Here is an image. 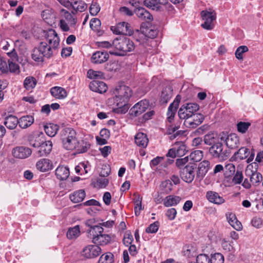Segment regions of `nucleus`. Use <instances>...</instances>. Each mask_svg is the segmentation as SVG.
Wrapping results in <instances>:
<instances>
[{
    "label": "nucleus",
    "instance_id": "a211bd4d",
    "mask_svg": "<svg viewBox=\"0 0 263 263\" xmlns=\"http://www.w3.org/2000/svg\"><path fill=\"white\" fill-rule=\"evenodd\" d=\"M108 58L109 55L107 52L98 51L92 54L91 60L94 64H101L106 62Z\"/></svg>",
    "mask_w": 263,
    "mask_h": 263
},
{
    "label": "nucleus",
    "instance_id": "7ed1b4c3",
    "mask_svg": "<svg viewBox=\"0 0 263 263\" xmlns=\"http://www.w3.org/2000/svg\"><path fill=\"white\" fill-rule=\"evenodd\" d=\"M112 45L116 49L123 52V53L133 51L135 48L133 41L127 37L115 39L112 42Z\"/></svg>",
    "mask_w": 263,
    "mask_h": 263
},
{
    "label": "nucleus",
    "instance_id": "a19ab883",
    "mask_svg": "<svg viewBox=\"0 0 263 263\" xmlns=\"http://www.w3.org/2000/svg\"><path fill=\"white\" fill-rule=\"evenodd\" d=\"M61 13L63 14V17L71 25H74L77 23V20L69 11L63 9L61 10Z\"/></svg>",
    "mask_w": 263,
    "mask_h": 263
},
{
    "label": "nucleus",
    "instance_id": "aec40b11",
    "mask_svg": "<svg viewBox=\"0 0 263 263\" xmlns=\"http://www.w3.org/2000/svg\"><path fill=\"white\" fill-rule=\"evenodd\" d=\"M173 96V89L171 86H167L163 88L160 96V102L162 104H166L171 99Z\"/></svg>",
    "mask_w": 263,
    "mask_h": 263
},
{
    "label": "nucleus",
    "instance_id": "58836bf2",
    "mask_svg": "<svg viewBox=\"0 0 263 263\" xmlns=\"http://www.w3.org/2000/svg\"><path fill=\"white\" fill-rule=\"evenodd\" d=\"M173 184L170 180H166L162 182L160 187L164 194H168L173 190Z\"/></svg>",
    "mask_w": 263,
    "mask_h": 263
},
{
    "label": "nucleus",
    "instance_id": "bf43d9fd",
    "mask_svg": "<svg viewBox=\"0 0 263 263\" xmlns=\"http://www.w3.org/2000/svg\"><path fill=\"white\" fill-rule=\"evenodd\" d=\"M90 147V144L89 142L83 140L81 145L78 148L77 151L79 153H83L87 152Z\"/></svg>",
    "mask_w": 263,
    "mask_h": 263
},
{
    "label": "nucleus",
    "instance_id": "c9c22d12",
    "mask_svg": "<svg viewBox=\"0 0 263 263\" xmlns=\"http://www.w3.org/2000/svg\"><path fill=\"white\" fill-rule=\"evenodd\" d=\"M110 173V170L108 169V171H106V172H101L100 173V176H103V177H101L100 178L98 179L97 182L98 185L101 187H105L108 184V179L105 178V177L108 176L109 175Z\"/></svg>",
    "mask_w": 263,
    "mask_h": 263
},
{
    "label": "nucleus",
    "instance_id": "79ce46f5",
    "mask_svg": "<svg viewBox=\"0 0 263 263\" xmlns=\"http://www.w3.org/2000/svg\"><path fill=\"white\" fill-rule=\"evenodd\" d=\"M203 157V152L201 151L197 150L192 152L189 157L190 160L194 162L200 161Z\"/></svg>",
    "mask_w": 263,
    "mask_h": 263
},
{
    "label": "nucleus",
    "instance_id": "412c9836",
    "mask_svg": "<svg viewBox=\"0 0 263 263\" xmlns=\"http://www.w3.org/2000/svg\"><path fill=\"white\" fill-rule=\"evenodd\" d=\"M36 168L41 172H46L52 168V164L48 159H42L39 160L36 164Z\"/></svg>",
    "mask_w": 263,
    "mask_h": 263
},
{
    "label": "nucleus",
    "instance_id": "72a5a7b5",
    "mask_svg": "<svg viewBox=\"0 0 263 263\" xmlns=\"http://www.w3.org/2000/svg\"><path fill=\"white\" fill-rule=\"evenodd\" d=\"M34 122V118L31 116H23L18 120V125L22 128H26Z\"/></svg>",
    "mask_w": 263,
    "mask_h": 263
},
{
    "label": "nucleus",
    "instance_id": "9b49d317",
    "mask_svg": "<svg viewBox=\"0 0 263 263\" xmlns=\"http://www.w3.org/2000/svg\"><path fill=\"white\" fill-rule=\"evenodd\" d=\"M101 253V249L97 245H88L82 251V255L87 258H92L97 257Z\"/></svg>",
    "mask_w": 263,
    "mask_h": 263
},
{
    "label": "nucleus",
    "instance_id": "e2e57ef3",
    "mask_svg": "<svg viewBox=\"0 0 263 263\" xmlns=\"http://www.w3.org/2000/svg\"><path fill=\"white\" fill-rule=\"evenodd\" d=\"M189 156L185 157L183 158L178 159L176 161V166L180 170L184 167V165L188 162Z\"/></svg>",
    "mask_w": 263,
    "mask_h": 263
},
{
    "label": "nucleus",
    "instance_id": "4468645a",
    "mask_svg": "<svg viewBox=\"0 0 263 263\" xmlns=\"http://www.w3.org/2000/svg\"><path fill=\"white\" fill-rule=\"evenodd\" d=\"M89 88L93 91L102 93L105 92L107 90L106 84L98 80H93L89 84Z\"/></svg>",
    "mask_w": 263,
    "mask_h": 263
},
{
    "label": "nucleus",
    "instance_id": "f03ea898",
    "mask_svg": "<svg viewBox=\"0 0 263 263\" xmlns=\"http://www.w3.org/2000/svg\"><path fill=\"white\" fill-rule=\"evenodd\" d=\"M87 233L88 237L97 246H105L111 241L110 235L104 234V229L100 226L91 227L90 229L87 230Z\"/></svg>",
    "mask_w": 263,
    "mask_h": 263
},
{
    "label": "nucleus",
    "instance_id": "864d4df0",
    "mask_svg": "<svg viewBox=\"0 0 263 263\" xmlns=\"http://www.w3.org/2000/svg\"><path fill=\"white\" fill-rule=\"evenodd\" d=\"M102 73L101 71H94L92 69H89L87 71V77L91 79H100L102 77Z\"/></svg>",
    "mask_w": 263,
    "mask_h": 263
},
{
    "label": "nucleus",
    "instance_id": "4d7b16f0",
    "mask_svg": "<svg viewBox=\"0 0 263 263\" xmlns=\"http://www.w3.org/2000/svg\"><path fill=\"white\" fill-rule=\"evenodd\" d=\"M15 61H11L10 60H8L9 70L11 72L19 73V66L17 64L15 63Z\"/></svg>",
    "mask_w": 263,
    "mask_h": 263
},
{
    "label": "nucleus",
    "instance_id": "393cba45",
    "mask_svg": "<svg viewBox=\"0 0 263 263\" xmlns=\"http://www.w3.org/2000/svg\"><path fill=\"white\" fill-rule=\"evenodd\" d=\"M136 15L144 20L151 21L153 20L152 15L143 7L137 8L135 10Z\"/></svg>",
    "mask_w": 263,
    "mask_h": 263
},
{
    "label": "nucleus",
    "instance_id": "6e6d98bb",
    "mask_svg": "<svg viewBox=\"0 0 263 263\" xmlns=\"http://www.w3.org/2000/svg\"><path fill=\"white\" fill-rule=\"evenodd\" d=\"M159 226V222L155 221L154 223L151 224L146 229L145 231L147 233H155L157 232Z\"/></svg>",
    "mask_w": 263,
    "mask_h": 263
},
{
    "label": "nucleus",
    "instance_id": "2eb2a0df",
    "mask_svg": "<svg viewBox=\"0 0 263 263\" xmlns=\"http://www.w3.org/2000/svg\"><path fill=\"white\" fill-rule=\"evenodd\" d=\"M206 198L211 203L220 205L225 202L224 199L215 192L209 191L206 193Z\"/></svg>",
    "mask_w": 263,
    "mask_h": 263
},
{
    "label": "nucleus",
    "instance_id": "ddd939ff",
    "mask_svg": "<svg viewBox=\"0 0 263 263\" xmlns=\"http://www.w3.org/2000/svg\"><path fill=\"white\" fill-rule=\"evenodd\" d=\"M31 149L27 147L17 146L12 149L13 156L18 159H25L31 155Z\"/></svg>",
    "mask_w": 263,
    "mask_h": 263
},
{
    "label": "nucleus",
    "instance_id": "4c0bfd02",
    "mask_svg": "<svg viewBox=\"0 0 263 263\" xmlns=\"http://www.w3.org/2000/svg\"><path fill=\"white\" fill-rule=\"evenodd\" d=\"M249 149L246 147L240 148L238 151L234 153V156L236 159L243 160L246 159L249 155Z\"/></svg>",
    "mask_w": 263,
    "mask_h": 263
},
{
    "label": "nucleus",
    "instance_id": "4be33fe9",
    "mask_svg": "<svg viewBox=\"0 0 263 263\" xmlns=\"http://www.w3.org/2000/svg\"><path fill=\"white\" fill-rule=\"evenodd\" d=\"M135 143L140 147L145 148L148 143L147 135L143 133H139L135 137Z\"/></svg>",
    "mask_w": 263,
    "mask_h": 263
},
{
    "label": "nucleus",
    "instance_id": "a18cd8bd",
    "mask_svg": "<svg viewBox=\"0 0 263 263\" xmlns=\"http://www.w3.org/2000/svg\"><path fill=\"white\" fill-rule=\"evenodd\" d=\"M114 255L111 253L103 254L99 258V263H112Z\"/></svg>",
    "mask_w": 263,
    "mask_h": 263
},
{
    "label": "nucleus",
    "instance_id": "cd10ccee",
    "mask_svg": "<svg viewBox=\"0 0 263 263\" xmlns=\"http://www.w3.org/2000/svg\"><path fill=\"white\" fill-rule=\"evenodd\" d=\"M76 132L72 128H63L60 132V139L62 141L67 139L76 137Z\"/></svg>",
    "mask_w": 263,
    "mask_h": 263
},
{
    "label": "nucleus",
    "instance_id": "c03bdc74",
    "mask_svg": "<svg viewBox=\"0 0 263 263\" xmlns=\"http://www.w3.org/2000/svg\"><path fill=\"white\" fill-rule=\"evenodd\" d=\"M127 23L123 22L118 23L116 26L111 27V30L116 34H123Z\"/></svg>",
    "mask_w": 263,
    "mask_h": 263
},
{
    "label": "nucleus",
    "instance_id": "f704fd0d",
    "mask_svg": "<svg viewBox=\"0 0 263 263\" xmlns=\"http://www.w3.org/2000/svg\"><path fill=\"white\" fill-rule=\"evenodd\" d=\"M204 143L211 146L218 142V138L214 133H209L204 137Z\"/></svg>",
    "mask_w": 263,
    "mask_h": 263
},
{
    "label": "nucleus",
    "instance_id": "dca6fc26",
    "mask_svg": "<svg viewBox=\"0 0 263 263\" xmlns=\"http://www.w3.org/2000/svg\"><path fill=\"white\" fill-rule=\"evenodd\" d=\"M52 143L51 141H42L40 143L37 154L38 157L46 156L49 154L52 149Z\"/></svg>",
    "mask_w": 263,
    "mask_h": 263
},
{
    "label": "nucleus",
    "instance_id": "c85d7f7f",
    "mask_svg": "<svg viewBox=\"0 0 263 263\" xmlns=\"http://www.w3.org/2000/svg\"><path fill=\"white\" fill-rule=\"evenodd\" d=\"M181 198L178 196L168 195L163 200V204L166 207L176 205L180 202Z\"/></svg>",
    "mask_w": 263,
    "mask_h": 263
},
{
    "label": "nucleus",
    "instance_id": "49530a36",
    "mask_svg": "<svg viewBox=\"0 0 263 263\" xmlns=\"http://www.w3.org/2000/svg\"><path fill=\"white\" fill-rule=\"evenodd\" d=\"M224 175L228 177L233 175L235 172V166L232 163H228L224 167Z\"/></svg>",
    "mask_w": 263,
    "mask_h": 263
},
{
    "label": "nucleus",
    "instance_id": "5701e85b",
    "mask_svg": "<svg viewBox=\"0 0 263 263\" xmlns=\"http://www.w3.org/2000/svg\"><path fill=\"white\" fill-rule=\"evenodd\" d=\"M51 95L56 99H63L67 97V92L62 87L55 86L50 89Z\"/></svg>",
    "mask_w": 263,
    "mask_h": 263
},
{
    "label": "nucleus",
    "instance_id": "423d86ee",
    "mask_svg": "<svg viewBox=\"0 0 263 263\" xmlns=\"http://www.w3.org/2000/svg\"><path fill=\"white\" fill-rule=\"evenodd\" d=\"M114 93L116 97V101L120 102H127L132 95L131 89L125 85H119L116 87Z\"/></svg>",
    "mask_w": 263,
    "mask_h": 263
},
{
    "label": "nucleus",
    "instance_id": "9d476101",
    "mask_svg": "<svg viewBox=\"0 0 263 263\" xmlns=\"http://www.w3.org/2000/svg\"><path fill=\"white\" fill-rule=\"evenodd\" d=\"M204 116L200 113L195 112L184 121V125L187 128H195L202 123Z\"/></svg>",
    "mask_w": 263,
    "mask_h": 263
},
{
    "label": "nucleus",
    "instance_id": "13d9d810",
    "mask_svg": "<svg viewBox=\"0 0 263 263\" xmlns=\"http://www.w3.org/2000/svg\"><path fill=\"white\" fill-rule=\"evenodd\" d=\"M144 5L146 7L153 10H158L159 9V7L158 5L156 4L155 0H144Z\"/></svg>",
    "mask_w": 263,
    "mask_h": 263
},
{
    "label": "nucleus",
    "instance_id": "0eeeda50",
    "mask_svg": "<svg viewBox=\"0 0 263 263\" xmlns=\"http://www.w3.org/2000/svg\"><path fill=\"white\" fill-rule=\"evenodd\" d=\"M196 167V164L190 162L182 168L180 171V175L181 179L187 183L192 182L195 177V170Z\"/></svg>",
    "mask_w": 263,
    "mask_h": 263
},
{
    "label": "nucleus",
    "instance_id": "0e129e2a",
    "mask_svg": "<svg viewBox=\"0 0 263 263\" xmlns=\"http://www.w3.org/2000/svg\"><path fill=\"white\" fill-rule=\"evenodd\" d=\"M177 211L175 208H171L167 210L166 212V216L170 220H174L176 216Z\"/></svg>",
    "mask_w": 263,
    "mask_h": 263
},
{
    "label": "nucleus",
    "instance_id": "69168bd1",
    "mask_svg": "<svg viewBox=\"0 0 263 263\" xmlns=\"http://www.w3.org/2000/svg\"><path fill=\"white\" fill-rule=\"evenodd\" d=\"M118 65L115 62H109L105 66V69L108 71H115L117 69Z\"/></svg>",
    "mask_w": 263,
    "mask_h": 263
},
{
    "label": "nucleus",
    "instance_id": "f8f14e48",
    "mask_svg": "<svg viewBox=\"0 0 263 263\" xmlns=\"http://www.w3.org/2000/svg\"><path fill=\"white\" fill-rule=\"evenodd\" d=\"M181 97L180 95H177L173 102L170 104L167 112V121L171 123L174 120L175 115L177 109L179 106V103L181 101Z\"/></svg>",
    "mask_w": 263,
    "mask_h": 263
},
{
    "label": "nucleus",
    "instance_id": "338daca9",
    "mask_svg": "<svg viewBox=\"0 0 263 263\" xmlns=\"http://www.w3.org/2000/svg\"><path fill=\"white\" fill-rule=\"evenodd\" d=\"M155 112L154 110H151L144 114L142 116V122H145L146 121L152 119Z\"/></svg>",
    "mask_w": 263,
    "mask_h": 263
},
{
    "label": "nucleus",
    "instance_id": "ea45409f",
    "mask_svg": "<svg viewBox=\"0 0 263 263\" xmlns=\"http://www.w3.org/2000/svg\"><path fill=\"white\" fill-rule=\"evenodd\" d=\"M36 84V79L32 77H27L24 81L25 88L27 90L32 89Z\"/></svg>",
    "mask_w": 263,
    "mask_h": 263
},
{
    "label": "nucleus",
    "instance_id": "20e7f679",
    "mask_svg": "<svg viewBox=\"0 0 263 263\" xmlns=\"http://www.w3.org/2000/svg\"><path fill=\"white\" fill-rule=\"evenodd\" d=\"M199 106L194 103H186L179 108L178 115L180 119L186 120L199 110Z\"/></svg>",
    "mask_w": 263,
    "mask_h": 263
},
{
    "label": "nucleus",
    "instance_id": "39448f33",
    "mask_svg": "<svg viewBox=\"0 0 263 263\" xmlns=\"http://www.w3.org/2000/svg\"><path fill=\"white\" fill-rule=\"evenodd\" d=\"M209 151L213 158L218 159L220 161L227 159L230 154L227 149H223L222 143L219 142L211 146Z\"/></svg>",
    "mask_w": 263,
    "mask_h": 263
},
{
    "label": "nucleus",
    "instance_id": "603ef678",
    "mask_svg": "<svg viewBox=\"0 0 263 263\" xmlns=\"http://www.w3.org/2000/svg\"><path fill=\"white\" fill-rule=\"evenodd\" d=\"M243 178V174L241 171H237L232 179V182L234 184H239L242 183Z\"/></svg>",
    "mask_w": 263,
    "mask_h": 263
},
{
    "label": "nucleus",
    "instance_id": "6ab92c4d",
    "mask_svg": "<svg viewBox=\"0 0 263 263\" xmlns=\"http://www.w3.org/2000/svg\"><path fill=\"white\" fill-rule=\"evenodd\" d=\"M227 147L230 149L237 148L240 144L238 137L235 134H231L225 140Z\"/></svg>",
    "mask_w": 263,
    "mask_h": 263
},
{
    "label": "nucleus",
    "instance_id": "a878e982",
    "mask_svg": "<svg viewBox=\"0 0 263 263\" xmlns=\"http://www.w3.org/2000/svg\"><path fill=\"white\" fill-rule=\"evenodd\" d=\"M69 168L67 166H59L55 170V175L58 179L62 180L66 179L69 176Z\"/></svg>",
    "mask_w": 263,
    "mask_h": 263
},
{
    "label": "nucleus",
    "instance_id": "1a4fd4ad",
    "mask_svg": "<svg viewBox=\"0 0 263 263\" xmlns=\"http://www.w3.org/2000/svg\"><path fill=\"white\" fill-rule=\"evenodd\" d=\"M149 101L147 100H142L137 103L129 110V114L133 117H137L144 112L149 106Z\"/></svg>",
    "mask_w": 263,
    "mask_h": 263
},
{
    "label": "nucleus",
    "instance_id": "8fccbe9b",
    "mask_svg": "<svg viewBox=\"0 0 263 263\" xmlns=\"http://www.w3.org/2000/svg\"><path fill=\"white\" fill-rule=\"evenodd\" d=\"M249 50L247 46H240L238 47L235 51V57L238 59L242 60L243 59L242 54Z\"/></svg>",
    "mask_w": 263,
    "mask_h": 263
},
{
    "label": "nucleus",
    "instance_id": "6e6552de",
    "mask_svg": "<svg viewBox=\"0 0 263 263\" xmlns=\"http://www.w3.org/2000/svg\"><path fill=\"white\" fill-rule=\"evenodd\" d=\"M201 15L204 21V23L201 24V27L208 30L213 29L214 27L213 21L216 18V13L214 11L203 10L201 12Z\"/></svg>",
    "mask_w": 263,
    "mask_h": 263
},
{
    "label": "nucleus",
    "instance_id": "f257e3e1",
    "mask_svg": "<svg viewBox=\"0 0 263 263\" xmlns=\"http://www.w3.org/2000/svg\"><path fill=\"white\" fill-rule=\"evenodd\" d=\"M45 37L46 42H41L32 51L31 57L35 62H43L44 59H50L58 54L60 40L55 31L49 29Z\"/></svg>",
    "mask_w": 263,
    "mask_h": 263
},
{
    "label": "nucleus",
    "instance_id": "3c124183",
    "mask_svg": "<svg viewBox=\"0 0 263 263\" xmlns=\"http://www.w3.org/2000/svg\"><path fill=\"white\" fill-rule=\"evenodd\" d=\"M250 125L249 122H239L237 124V130L239 133H245Z\"/></svg>",
    "mask_w": 263,
    "mask_h": 263
},
{
    "label": "nucleus",
    "instance_id": "774afa93",
    "mask_svg": "<svg viewBox=\"0 0 263 263\" xmlns=\"http://www.w3.org/2000/svg\"><path fill=\"white\" fill-rule=\"evenodd\" d=\"M111 149V147L109 146H105L100 148L101 154L104 157H106L110 153Z\"/></svg>",
    "mask_w": 263,
    "mask_h": 263
},
{
    "label": "nucleus",
    "instance_id": "052dcab7",
    "mask_svg": "<svg viewBox=\"0 0 263 263\" xmlns=\"http://www.w3.org/2000/svg\"><path fill=\"white\" fill-rule=\"evenodd\" d=\"M196 260L197 263H209L210 262V259L208 255L204 254L198 255Z\"/></svg>",
    "mask_w": 263,
    "mask_h": 263
},
{
    "label": "nucleus",
    "instance_id": "f3484780",
    "mask_svg": "<svg viewBox=\"0 0 263 263\" xmlns=\"http://www.w3.org/2000/svg\"><path fill=\"white\" fill-rule=\"evenodd\" d=\"M227 219L229 224L236 230L240 231L242 229L241 222L238 220L235 214L232 212L226 214Z\"/></svg>",
    "mask_w": 263,
    "mask_h": 263
},
{
    "label": "nucleus",
    "instance_id": "de8ad7c7",
    "mask_svg": "<svg viewBox=\"0 0 263 263\" xmlns=\"http://www.w3.org/2000/svg\"><path fill=\"white\" fill-rule=\"evenodd\" d=\"M101 21L99 18H93L90 21V27L92 30L97 32H100Z\"/></svg>",
    "mask_w": 263,
    "mask_h": 263
},
{
    "label": "nucleus",
    "instance_id": "b1692460",
    "mask_svg": "<svg viewBox=\"0 0 263 263\" xmlns=\"http://www.w3.org/2000/svg\"><path fill=\"white\" fill-rule=\"evenodd\" d=\"M210 165V162L206 160H204L200 162L198 165L197 177L202 178L208 171Z\"/></svg>",
    "mask_w": 263,
    "mask_h": 263
},
{
    "label": "nucleus",
    "instance_id": "09e8293b",
    "mask_svg": "<svg viewBox=\"0 0 263 263\" xmlns=\"http://www.w3.org/2000/svg\"><path fill=\"white\" fill-rule=\"evenodd\" d=\"M224 256L220 253H216L212 255L210 258L211 263H223Z\"/></svg>",
    "mask_w": 263,
    "mask_h": 263
},
{
    "label": "nucleus",
    "instance_id": "473e14b6",
    "mask_svg": "<svg viewBox=\"0 0 263 263\" xmlns=\"http://www.w3.org/2000/svg\"><path fill=\"white\" fill-rule=\"evenodd\" d=\"M44 130L46 134L49 137H54L59 130V126L57 124L48 123L44 126Z\"/></svg>",
    "mask_w": 263,
    "mask_h": 263
},
{
    "label": "nucleus",
    "instance_id": "2f4dec72",
    "mask_svg": "<svg viewBox=\"0 0 263 263\" xmlns=\"http://www.w3.org/2000/svg\"><path fill=\"white\" fill-rule=\"evenodd\" d=\"M86 196L85 192L83 190H80L70 195L69 198L73 203H79L82 201Z\"/></svg>",
    "mask_w": 263,
    "mask_h": 263
},
{
    "label": "nucleus",
    "instance_id": "c756f323",
    "mask_svg": "<svg viewBox=\"0 0 263 263\" xmlns=\"http://www.w3.org/2000/svg\"><path fill=\"white\" fill-rule=\"evenodd\" d=\"M63 147L67 150H73L78 146L77 137L66 139L62 141Z\"/></svg>",
    "mask_w": 263,
    "mask_h": 263
},
{
    "label": "nucleus",
    "instance_id": "680f3d73",
    "mask_svg": "<svg viewBox=\"0 0 263 263\" xmlns=\"http://www.w3.org/2000/svg\"><path fill=\"white\" fill-rule=\"evenodd\" d=\"M100 10V6L96 3H92L89 8L90 13L92 16H95L97 15Z\"/></svg>",
    "mask_w": 263,
    "mask_h": 263
},
{
    "label": "nucleus",
    "instance_id": "5fc2aeb1",
    "mask_svg": "<svg viewBox=\"0 0 263 263\" xmlns=\"http://www.w3.org/2000/svg\"><path fill=\"white\" fill-rule=\"evenodd\" d=\"M178 129L177 126L170 125L167 130V134L168 135H172L170 137L171 139H175L178 136L181 131H178L176 133L175 132Z\"/></svg>",
    "mask_w": 263,
    "mask_h": 263
},
{
    "label": "nucleus",
    "instance_id": "e433bc0d",
    "mask_svg": "<svg viewBox=\"0 0 263 263\" xmlns=\"http://www.w3.org/2000/svg\"><path fill=\"white\" fill-rule=\"evenodd\" d=\"M80 227L79 226H76L68 229L67 232V237L69 239H74L80 235Z\"/></svg>",
    "mask_w": 263,
    "mask_h": 263
},
{
    "label": "nucleus",
    "instance_id": "bb28decb",
    "mask_svg": "<svg viewBox=\"0 0 263 263\" xmlns=\"http://www.w3.org/2000/svg\"><path fill=\"white\" fill-rule=\"evenodd\" d=\"M4 125L9 129H14L18 124V119L13 115H9L5 118Z\"/></svg>",
    "mask_w": 263,
    "mask_h": 263
},
{
    "label": "nucleus",
    "instance_id": "7c9ffc66",
    "mask_svg": "<svg viewBox=\"0 0 263 263\" xmlns=\"http://www.w3.org/2000/svg\"><path fill=\"white\" fill-rule=\"evenodd\" d=\"M247 175L250 177V181L253 184L256 185L262 180V175L256 171H251V174L249 173V170H246Z\"/></svg>",
    "mask_w": 263,
    "mask_h": 263
},
{
    "label": "nucleus",
    "instance_id": "37998d69",
    "mask_svg": "<svg viewBox=\"0 0 263 263\" xmlns=\"http://www.w3.org/2000/svg\"><path fill=\"white\" fill-rule=\"evenodd\" d=\"M71 5L73 9L80 12L84 11L87 8L86 4L82 1H76Z\"/></svg>",
    "mask_w": 263,
    "mask_h": 263
}]
</instances>
